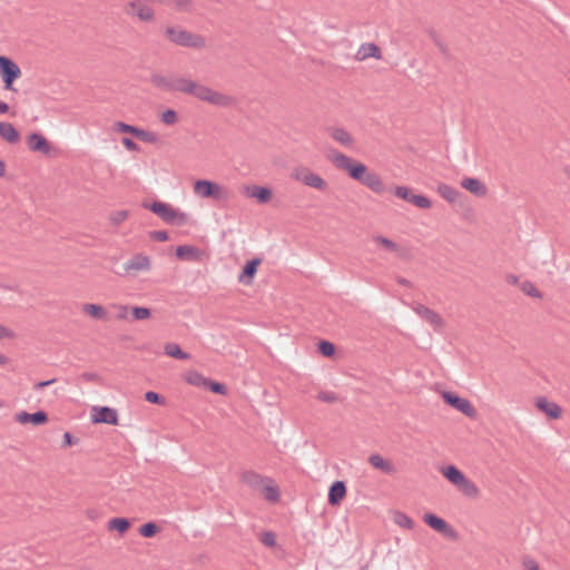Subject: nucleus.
Wrapping results in <instances>:
<instances>
[{"label":"nucleus","instance_id":"1","mask_svg":"<svg viewBox=\"0 0 570 570\" xmlns=\"http://www.w3.org/2000/svg\"><path fill=\"white\" fill-rule=\"evenodd\" d=\"M326 157L337 169L345 171L353 180L361 183L376 194L384 191V184L381 177L376 173L368 170L365 164L334 148L328 149Z\"/></svg>","mask_w":570,"mask_h":570},{"label":"nucleus","instance_id":"2","mask_svg":"<svg viewBox=\"0 0 570 570\" xmlns=\"http://www.w3.org/2000/svg\"><path fill=\"white\" fill-rule=\"evenodd\" d=\"M153 85L165 91H177L190 95L194 89L195 81L177 75L163 76L154 73L150 78Z\"/></svg>","mask_w":570,"mask_h":570},{"label":"nucleus","instance_id":"3","mask_svg":"<svg viewBox=\"0 0 570 570\" xmlns=\"http://www.w3.org/2000/svg\"><path fill=\"white\" fill-rule=\"evenodd\" d=\"M194 193L206 199L216 202H227L230 198V191L216 181L208 179H198L193 186Z\"/></svg>","mask_w":570,"mask_h":570},{"label":"nucleus","instance_id":"4","mask_svg":"<svg viewBox=\"0 0 570 570\" xmlns=\"http://www.w3.org/2000/svg\"><path fill=\"white\" fill-rule=\"evenodd\" d=\"M190 95L202 101L217 107H230L235 104V99L233 97L215 91L212 88L200 85L196 81Z\"/></svg>","mask_w":570,"mask_h":570},{"label":"nucleus","instance_id":"5","mask_svg":"<svg viewBox=\"0 0 570 570\" xmlns=\"http://www.w3.org/2000/svg\"><path fill=\"white\" fill-rule=\"evenodd\" d=\"M144 207L153 212L167 224L181 226L187 220V215L185 213H181L171 207V205L160 200H155L150 204H144Z\"/></svg>","mask_w":570,"mask_h":570},{"label":"nucleus","instance_id":"6","mask_svg":"<svg viewBox=\"0 0 570 570\" xmlns=\"http://www.w3.org/2000/svg\"><path fill=\"white\" fill-rule=\"evenodd\" d=\"M165 35L170 42L180 47L202 48L205 45L204 38L199 35H195L177 27H167L165 29Z\"/></svg>","mask_w":570,"mask_h":570},{"label":"nucleus","instance_id":"7","mask_svg":"<svg viewBox=\"0 0 570 570\" xmlns=\"http://www.w3.org/2000/svg\"><path fill=\"white\" fill-rule=\"evenodd\" d=\"M20 76L19 66L11 58L0 56V77L7 90H16L13 83Z\"/></svg>","mask_w":570,"mask_h":570},{"label":"nucleus","instance_id":"8","mask_svg":"<svg viewBox=\"0 0 570 570\" xmlns=\"http://www.w3.org/2000/svg\"><path fill=\"white\" fill-rule=\"evenodd\" d=\"M442 399L446 405L455 409L468 417H474L476 414V410L471 404V402L468 399L461 397L455 392L444 391L442 393Z\"/></svg>","mask_w":570,"mask_h":570},{"label":"nucleus","instance_id":"9","mask_svg":"<svg viewBox=\"0 0 570 570\" xmlns=\"http://www.w3.org/2000/svg\"><path fill=\"white\" fill-rule=\"evenodd\" d=\"M423 521L434 531L441 533L445 538L455 540L458 532L441 517L435 513L428 512L423 515Z\"/></svg>","mask_w":570,"mask_h":570},{"label":"nucleus","instance_id":"10","mask_svg":"<svg viewBox=\"0 0 570 570\" xmlns=\"http://www.w3.org/2000/svg\"><path fill=\"white\" fill-rule=\"evenodd\" d=\"M91 422L94 424L118 425V412L110 406H94L91 409Z\"/></svg>","mask_w":570,"mask_h":570},{"label":"nucleus","instance_id":"11","mask_svg":"<svg viewBox=\"0 0 570 570\" xmlns=\"http://www.w3.org/2000/svg\"><path fill=\"white\" fill-rule=\"evenodd\" d=\"M412 309L421 318H423L430 325H432L435 331L441 330L443 327V325H444L443 318L440 316V314H438L436 312H434L430 307H428V306H425L423 304H420V303H415V304H413Z\"/></svg>","mask_w":570,"mask_h":570},{"label":"nucleus","instance_id":"12","mask_svg":"<svg viewBox=\"0 0 570 570\" xmlns=\"http://www.w3.org/2000/svg\"><path fill=\"white\" fill-rule=\"evenodd\" d=\"M16 421L21 424L39 426L48 422V413L43 410H39L33 413L21 411L16 414Z\"/></svg>","mask_w":570,"mask_h":570},{"label":"nucleus","instance_id":"13","mask_svg":"<svg viewBox=\"0 0 570 570\" xmlns=\"http://www.w3.org/2000/svg\"><path fill=\"white\" fill-rule=\"evenodd\" d=\"M28 148L31 151H38L42 154H49L51 145L48 139L40 132H32L28 136Z\"/></svg>","mask_w":570,"mask_h":570},{"label":"nucleus","instance_id":"14","mask_svg":"<svg viewBox=\"0 0 570 570\" xmlns=\"http://www.w3.org/2000/svg\"><path fill=\"white\" fill-rule=\"evenodd\" d=\"M346 491H347L346 483L344 481H341V480L334 481L328 489V494H327L328 504L332 507L338 505L342 502V500L345 498Z\"/></svg>","mask_w":570,"mask_h":570},{"label":"nucleus","instance_id":"15","mask_svg":"<svg viewBox=\"0 0 570 570\" xmlns=\"http://www.w3.org/2000/svg\"><path fill=\"white\" fill-rule=\"evenodd\" d=\"M535 406L539 411L543 412L549 419L557 420L561 416L562 410L561 407L554 403L550 402L547 397H538L535 400Z\"/></svg>","mask_w":570,"mask_h":570},{"label":"nucleus","instance_id":"16","mask_svg":"<svg viewBox=\"0 0 570 570\" xmlns=\"http://www.w3.org/2000/svg\"><path fill=\"white\" fill-rule=\"evenodd\" d=\"M262 263V258L254 257L245 263L243 266L242 273L239 274L238 281L245 285L252 284L256 273L257 268Z\"/></svg>","mask_w":570,"mask_h":570},{"label":"nucleus","instance_id":"17","mask_svg":"<svg viewBox=\"0 0 570 570\" xmlns=\"http://www.w3.org/2000/svg\"><path fill=\"white\" fill-rule=\"evenodd\" d=\"M176 257L180 261L199 262L202 258V250L191 245H179L176 248Z\"/></svg>","mask_w":570,"mask_h":570},{"label":"nucleus","instance_id":"18","mask_svg":"<svg viewBox=\"0 0 570 570\" xmlns=\"http://www.w3.org/2000/svg\"><path fill=\"white\" fill-rule=\"evenodd\" d=\"M327 131L330 136L343 147L352 148L354 146L355 140L346 129L342 127H330Z\"/></svg>","mask_w":570,"mask_h":570},{"label":"nucleus","instance_id":"19","mask_svg":"<svg viewBox=\"0 0 570 570\" xmlns=\"http://www.w3.org/2000/svg\"><path fill=\"white\" fill-rule=\"evenodd\" d=\"M150 267V259L148 256L142 254H136L132 256L131 259L125 263L124 268L127 273H130L131 271L139 272V271H147Z\"/></svg>","mask_w":570,"mask_h":570},{"label":"nucleus","instance_id":"20","mask_svg":"<svg viewBox=\"0 0 570 570\" xmlns=\"http://www.w3.org/2000/svg\"><path fill=\"white\" fill-rule=\"evenodd\" d=\"M127 13L135 14L142 21H151L154 19L153 9L139 1H131Z\"/></svg>","mask_w":570,"mask_h":570},{"label":"nucleus","instance_id":"21","mask_svg":"<svg viewBox=\"0 0 570 570\" xmlns=\"http://www.w3.org/2000/svg\"><path fill=\"white\" fill-rule=\"evenodd\" d=\"M368 463L385 474H393L395 472V466L377 453L368 456Z\"/></svg>","mask_w":570,"mask_h":570},{"label":"nucleus","instance_id":"22","mask_svg":"<svg viewBox=\"0 0 570 570\" xmlns=\"http://www.w3.org/2000/svg\"><path fill=\"white\" fill-rule=\"evenodd\" d=\"M441 473L449 482L455 487L463 482V479L465 478L464 473L453 464L443 466L441 469Z\"/></svg>","mask_w":570,"mask_h":570},{"label":"nucleus","instance_id":"23","mask_svg":"<svg viewBox=\"0 0 570 570\" xmlns=\"http://www.w3.org/2000/svg\"><path fill=\"white\" fill-rule=\"evenodd\" d=\"M461 186L474 194L475 196H483L487 194V187L480 179L474 177H468L462 179Z\"/></svg>","mask_w":570,"mask_h":570},{"label":"nucleus","instance_id":"24","mask_svg":"<svg viewBox=\"0 0 570 570\" xmlns=\"http://www.w3.org/2000/svg\"><path fill=\"white\" fill-rule=\"evenodd\" d=\"M0 137L9 144H17L20 140V134L10 122H0Z\"/></svg>","mask_w":570,"mask_h":570},{"label":"nucleus","instance_id":"25","mask_svg":"<svg viewBox=\"0 0 570 570\" xmlns=\"http://www.w3.org/2000/svg\"><path fill=\"white\" fill-rule=\"evenodd\" d=\"M247 190H248V196L257 199V202L261 204L268 203L273 195L272 189L266 186L254 185L252 188H248Z\"/></svg>","mask_w":570,"mask_h":570},{"label":"nucleus","instance_id":"26","mask_svg":"<svg viewBox=\"0 0 570 570\" xmlns=\"http://www.w3.org/2000/svg\"><path fill=\"white\" fill-rule=\"evenodd\" d=\"M356 58L365 60L367 58H381V49L375 43H363L357 50Z\"/></svg>","mask_w":570,"mask_h":570},{"label":"nucleus","instance_id":"27","mask_svg":"<svg viewBox=\"0 0 570 570\" xmlns=\"http://www.w3.org/2000/svg\"><path fill=\"white\" fill-rule=\"evenodd\" d=\"M302 181L309 187H313L318 190H325L327 187V183L317 174L307 171L303 178Z\"/></svg>","mask_w":570,"mask_h":570},{"label":"nucleus","instance_id":"28","mask_svg":"<svg viewBox=\"0 0 570 570\" xmlns=\"http://www.w3.org/2000/svg\"><path fill=\"white\" fill-rule=\"evenodd\" d=\"M438 193L442 198L452 204L456 203L459 197L462 195L461 191L448 184H440Z\"/></svg>","mask_w":570,"mask_h":570},{"label":"nucleus","instance_id":"29","mask_svg":"<svg viewBox=\"0 0 570 570\" xmlns=\"http://www.w3.org/2000/svg\"><path fill=\"white\" fill-rule=\"evenodd\" d=\"M82 311L95 320L106 321L108 318L105 307L98 304L87 303L83 305Z\"/></svg>","mask_w":570,"mask_h":570},{"label":"nucleus","instance_id":"30","mask_svg":"<svg viewBox=\"0 0 570 570\" xmlns=\"http://www.w3.org/2000/svg\"><path fill=\"white\" fill-rule=\"evenodd\" d=\"M131 525V522L128 518L116 517L108 521V529L111 531H117L120 534L126 533Z\"/></svg>","mask_w":570,"mask_h":570},{"label":"nucleus","instance_id":"31","mask_svg":"<svg viewBox=\"0 0 570 570\" xmlns=\"http://www.w3.org/2000/svg\"><path fill=\"white\" fill-rule=\"evenodd\" d=\"M164 350H165V354L173 358L181 360V361L190 358V355L187 352H184L180 348V346L176 343H167L165 345Z\"/></svg>","mask_w":570,"mask_h":570},{"label":"nucleus","instance_id":"32","mask_svg":"<svg viewBox=\"0 0 570 570\" xmlns=\"http://www.w3.org/2000/svg\"><path fill=\"white\" fill-rule=\"evenodd\" d=\"M242 480L250 488L258 489L263 484L265 479L255 471H245L242 474Z\"/></svg>","mask_w":570,"mask_h":570},{"label":"nucleus","instance_id":"33","mask_svg":"<svg viewBox=\"0 0 570 570\" xmlns=\"http://www.w3.org/2000/svg\"><path fill=\"white\" fill-rule=\"evenodd\" d=\"M456 488L468 498H475L479 494V489L475 483L469 480L466 476Z\"/></svg>","mask_w":570,"mask_h":570},{"label":"nucleus","instance_id":"34","mask_svg":"<svg viewBox=\"0 0 570 570\" xmlns=\"http://www.w3.org/2000/svg\"><path fill=\"white\" fill-rule=\"evenodd\" d=\"M160 531V527L154 522L149 521L141 524L138 529V532L144 538H153Z\"/></svg>","mask_w":570,"mask_h":570},{"label":"nucleus","instance_id":"35","mask_svg":"<svg viewBox=\"0 0 570 570\" xmlns=\"http://www.w3.org/2000/svg\"><path fill=\"white\" fill-rule=\"evenodd\" d=\"M135 138L148 142V144H156L159 140V137L157 134L153 131L145 130L142 128L138 127V130H135Z\"/></svg>","mask_w":570,"mask_h":570},{"label":"nucleus","instance_id":"36","mask_svg":"<svg viewBox=\"0 0 570 570\" xmlns=\"http://www.w3.org/2000/svg\"><path fill=\"white\" fill-rule=\"evenodd\" d=\"M394 522L401 527V528H404V529H413L415 523L414 521L407 515L405 514L404 512H395L394 514Z\"/></svg>","mask_w":570,"mask_h":570},{"label":"nucleus","instance_id":"37","mask_svg":"<svg viewBox=\"0 0 570 570\" xmlns=\"http://www.w3.org/2000/svg\"><path fill=\"white\" fill-rule=\"evenodd\" d=\"M130 314L134 321H144L151 316V311L145 306H134L130 309Z\"/></svg>","mask_w":570,"mask_h":570},{"label":"nucleus","instance_id":"38","mask_svg":"<svg viewBox=\"0 0 570 570\" xmlns=\"http://www.w3.org/2000/svg\"><path fill=\"white\" fill-rule=\"evenodd\" d=\"M317 351L325 357H332L336 352V347L332 342L322 340L317 343Z\"/></svg>","mask_w":570,"mask_h":570},{"label":"nucleus","instance_id":"39","mask_svg":"<svg viewBox=\"0 0 570 570\" xmlns=\"http://www.w3.org/2000/svg\"><path fill=\"white\" fill-rule=\"evenodd\" d=\"M207 379L208 377H205L203 374H200L199 372L197 371H193V372H189L188 375H187V382L190 384V385H194V386H197V387H204L205 389V385H206V382H207Z\"/></svg>","mask_w":570,"mask_h":570},{"label":"nucleus","instance_id":"40","mask_svg":"<svg viewBox=\"0 0 570 570\" xmlns=\"http://www.w3.org/2000/svg\"><path fill=\"white\" fill-rule=\"evenodd\" d=\"M205 389L215 393V394H218V395H226L227 394V387L224 383H220V382H217V381H213L212 379H207V382H206V385H205Z\"/></svg>","mask_w":570,"mask_h":570},{"label":"nucleus","instance_id":"41","mask_svg":"<svg viewBox=\"0 0 570 570\" xmlns=\"http://www.w3.org/2000/svg\"><path fill=\"white\" fill-rule=\"evenodd\" d=\"M410 203L421 209H428L432 206L431 200L426 196L417 194L411 195Z\"/></svg>","mask_w":570,"mask_h":570},{"label":"nucleus","instance_id":"42","mask_svg":"<svg viewBox=\"0 0 570 570\" xmlns=\"http://www.w3.org/2000/svg\"><path fill=\"white\" fill-rule=\"evenodd\" d=\"M264 498L269 502H277L279 500V490L275 485H265L264 490Z\"/></svg>","mask_w":570,"mask_h":570},{"label":"nucleus","instance_id":"43","mask_svg":"<svg viewBox=\"0 0 570 570\" xmlns=\"http://www.w3.org/2000/svg\"><path fill=\"white\" fill-rule=\"evenodd\" d=\"M373 239L375 243L382 245L385 249H387L390 252H395L399 248L397 244L387 237L376 235V236H374Z\"/></svg>","mask_w":570,"mask_h":570},{"label":"nucleus","instance_id":"44","mask_svg":"<svg viewBox=\"0 0 570 570\" xmlns=\"http://www.w3.org/2000/svg\"><path fill=\"white\" fill-rule=\"evenodd\" d=\"M145 400L151 404L166 405V399L155 391H147L144 395Z\"/></svg>","mask_w":570,"mask_h":570},{"label":"nucleus","instance_id":"45","mask_svg":"<svg viewBox=\"0 0 570 570\" xmlns=\"http://www.w3.org/2000/svg\"><path fill=\"white\" fill-rule=\"evenodd\" d=\"M114 130L117 132L130 134L135 137V130H138V127L126 124L124 121H116L114 124Z\"/></svg>","mask_w":570,"mask_h":570},{"label":"nucleus","instance_id":"46","mask_svg":"<svg viewBox=\"0 0 570 570\" xmlns=\"http://www.w3.org/2000/svg\"><path fill=\"white\" fill-rule=\"evenodd\" d=\"M394 195L407 203H410L411 195L413 194V190L407 186H396L394 189Z\"/></svg>","mask_w":570,"mask_h":570},{"label":"nucleus","instance_id":"47","mask_svg":"<svg viewBox=\"0 0 570 570\" xmlns=\"http://www.w3.org/2000/svg\"><path fill=\"white\" fill-rule=\"evenodd\" d=\"M160 119L166 125H175L178 121V115L174 109H166L161 116Z\"/></svg>","mask_w":570,"mask_h":570},{"label":"nucleus","instance_id":"48","mask_svg":"<svg viewBox=\"0 0 570 570\" xmlns=\"http://www.w3.org/2000/svg\"><path fill=\"white\" fill-rule=\"evenodd\" d=\"M317 400L325 402V403H335L338 401V396L334 392L321 391L317 394Z\"/></svg>","mask_w":570,"mask_h":570},{"label":"nucleus","instance_id":"49","mask_svg":"<svg viewBox=\"0 0 570 570\" xmlns=\"http://www.w3.org/2000/svg\"><path fill=\"white\" fill-rule=\"evenodd\" d=\"M522 291L531 297H541L540 291L530 282L523 283Z\"/></svg>","mask_w":570,"mask_h":570},{"label":"nucleus","instance_id":"50","mask_svg":"<svg viewBox=\"0 0 570 570\" xmlns=\"http://www.w3.org/2000/svg\"><path fill=\"white\" fill-rule=\"evenodd\" d=\"M127 217V210H117L110 215V220L114 225H120Z\"/></svg>","mask_w":570,"mask_h":570},{"label":"nucleus","instance_id":"51","mask_svg":"<svg viewBox=\"0 0 570 570\" xmlns=\"http://www.w3.org/2000/svg\"><path fill=\"white\" fill-rule=\"evenodd\" d=\"M262 542L269 548H273L276 546V535L272 531H266L262 535Z\"/></svg>","mask_w":570,"mask_h":570},{"label":"nucleus","instance_id":"52","mask_svg":"<svg viewBox=\"0 0 570 570\" xmlns=\"http://www.w3.org/2000/svg\"><path fill=\"white\" fill-rule=\"evenodd\" d=\"M121 144L124 145V147L129 150V151H139L140 150V147L137 142H135L131 138L129 137H124L121 139Z\"/></svg>","mask_w":570,"mask_h":570},{"label":"nucleus","instance_id":"53","mask_svg":"<svg viewBox=\"0 0 570 570\" xmlns=\"http://www.w3.org/2000/svg\"><path fill=\"white\" fill-rule=\"evenodd\" d=\"M149 236L156 242H166L169 239V235L166 230H153Z\"/></svg>","mask_w":570,"mask_h":570},{"label":"nucleus","instance_id":"54","mask_svg":"<svg viewBox=\"0 0 570 570\" xmlns=\"http://www.w3.org/2000/svg\"><path fill=\"white\" fill-rule=\"evenodd\" d=\"M170 3H174L180 11H188L191 7L190 0H170Z\"/></svg>","mask_w":570,"mask_h":570},{"label":"nucleus","instance_id":"55","mask_svg":"<svg viewBox=\"0 0 570 570\" xmlns=\"http://www.w3.org/2000/svg\"><path fill=\"white\" fill-rule=\"evenodd\" d=\"M81 379L87 382H100V375L95 372H83Z\"/></svg>","mask_w":570,"mask_h":570},{"label":"nucleus","instance_id":"56","mask_svg":"<svg viewBox=\"0 0 570 570\" xmlns=\"http://www.w3.org/2000/svg\"><path fill=\"white\" fill-rule=\"evenodd\" d=\"M523 567L525 570H540L538 562L531 558L524 559Z\"/></svg>","mask_w":570,"mask_h":570},{"label":"nucleus","instance_id":"57","mask_svg":"<svg viewBox=\"0 0 570 570\" xmlns=\"http://www.w3.org/2000/svg\"><path fill=\"white\" fill-rule=\"evenodd\" d=\"M78 442L70 432L63 434V446H71Z\"/></svg>","mask_w":570,"mask_h":570},{"label":"nucleus","instance_id":"58","mask_svg":"<svg viewBox=\"0 0 570 570\" xmlns=\"http://www.w3.org/2000/svg\"><path fill=\"white\" fill-rule=\"evenodd\" d=\"M56 382V379H51V380H47V381H40V382H37L35 385H33V390L35 391H40L51 384H53Z\"/></svg>","mask_w":570,"mask_h":570},{"label":"nucleus","instance_id":"59","mask_svg":"<svg viewBox=\"0 0 570 570\" xmlns=\"http://www.w3.org/2000/svg\"><path fill=\"white\" fill-rule=\"evenodd\" d=\"M14 336L13 332L7 328L3 325H0V340L2 338H12Z\"/></svg>","mask_w":570,"mask_h":570},{"label":"nucleus","instance_id":"60","mask_svg":"<svg viewBox=\"0 0 570 570\" xmlns=\"http://www.w3.org/2000/svg\"><path fill=\"white\" fill-rule=\"evenodd\" d=\"M128 306H120L119 313L117 314V318L126 320L128 317Z\"/></svg>","mask_w":570,"mask_h":570},{"label":"nucleus","instance_id":"61","mask_svg":"<svg viewBox=\"0 0 570 570\" xmlns=\"http://www.w3.org/2000/svg\"><path fill=\"white\" fill-rule=\"evenodd\" d=\"M396 282H397L400 285H402V286H406V287H411V286H412V283H411L409 279H406V278H404V277H401V276H399V277L396 278Z\"/></svg>","mask_w":570,"mask_h":570},{"label":"nucleus","instance_id":"62","mask_svg":"<svg viewBox=\"0 0 570 570\" xmlns=\"http://www.w3.org/2000/svg\"><path fill=\"white\" fill-rule=\"evenodd\" d=\"M9 111V105L0 100V115H4Z\"/></svg>","mask_w":570,"mask_h":570},{"label":"nucleus","instance_id":"63","mask_svg":"<svg viewBox=\"0 0 570 570\" xmlns=\"http://www.w3.org/2000/svg\"><path fill=\"white\" fill-rule=\"evenodd\" d=\"M6 175V164L3 160H0V177Z\"/></svg>","mask_w":570,"mask_h":570},{"label":"nucleus","instance_id":"64","mask_svg":"<svg viewBox=\"0 0 570 570\" xmlns=\"http://www.w3.org/2000/svg\"><path fill=\"white\" fill-rule=\"evenodd\" d=\"M7 363V357L2 354H0V365L2 364H6Z\"/></svg>","mask_w":570,"mask_h":570}]
</instances>
